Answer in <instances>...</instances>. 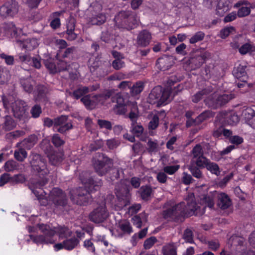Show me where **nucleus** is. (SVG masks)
<instances>
[{
    "instance_id": "4",
    "label": "nucleus",
    "mask_w": 255,
    "mask_h": 255,
    "mask_svg": "<svg viewBox=\"0 0 255 255\" xmlns=\"http://www.w3.org/2000/svg\"><path fill=\"white\" fill-rule=\"evenodd\" d=\"M38 228L43 234L42 235L29 236L30 239L37 245L54 244L56 241L54 238L56 234H58L61 238L71 235V231L65 227L52 228L49 225L41 224L38 225Z\"/></svg>"
},
{
    "instance_id": "53",
    "label": "nucleus",
    "mask_w": 255,
    "mask_h": 255,
    "mask_svg": "<svg viewBox=\"0 0 255 255\" xmlns=\"http://www.w3.org/2000/svg\"><path fill=\"white\" fill-rule=\"evenodd\" d=\"M131 131L132 133L138 136L142 133L143 128L140 125H136L135 123H132Z\"/></svg>"
},
{
    "instance_id": "40",
    "label": "nucleus",
    "mask_w": 255,
    "mask_h": 255,
    "mask_svg": "<svg viewBox=\"0 0 255 255\" xmlns=\"http://www.w3.org/2000/svg\"><path fill=\"white\" fill-rule=\"evenodd\" d=\"M253 48V44L252 42L243 43L238 50L241 55H245L252 52Z\"/></svg>"
},
{
    "instance_id": "37",
    "label": "nucleus",
    "mask_w": 255,
    "mask_h": 255,
    "mask_svg": "<svg viewBox=\"0 0 255 255\" xmlns=\"http://www.w3.org/2000/svg\"><path fill=\"white\" fill-rule=\"evenodd\" d=\"M79 241L76 238L64 240L65 249L71 251L76 248L79 244Z\"/></svg>"
},
{
    "instance_id": "64",
    "label": "nucleus",
    "mask_w": 255,
    "mask_h": 255,
    "mask_svg": "<svg viewBox=\"0 0 255 255\" xmlns=\"http://www.w3.org/2000/svg\"><path fill=\"white\" fill-rule=\"evenodd\" d=\"M52 142L57 147L60 146L64 143L63 140L61 139L58 134H54L52 137Z\"/></svg>"
},
{
    "instance_id": "57",
    "label": "nucleus",
    "mask_w": 255,
    "mask_h": 255,
    "mask_svg": "<svg viewBox=\"0 0 255 255\" xmlns=\"http://www.w3.org/2000/svg\"><path fill=\"white\" fill-rule=\"evenodd\" d=\"M25 180V177L22 174H17L11 177L10 183L12 184H17L23 183Z\"/></svg>"
},
{
    "instance_id": "3",
    "label": "nucleus",
    "mask_w": 255,
    "mask_h": 255,
    "mask_svg": "<svg viewBox=\"0 0 255 255\" xmlns=\"http://www.w3.org/2000/svg\"><path fill=\"white\" fill-rule=\"evenodd\" d=\"M86 178L80 176V179L83 185L84 189L79 188L72 190L71 192L70 198L72 201L76 204L82 205L88 203L89 201V193L93 192L95 190L99 189L102 185L101 180L94 181L89 177L87 173H85Z\"/></svg>"
},
{
    "instance_id": "9",
    "label": "nucleus",
    "mask_w": 255,
    "mask_h": 255,
    "mask_svg": "<svg viewBox=\"0 0 255 255\" xmlns=\"http://www.w3.org/2000/svg\"><path fill=\"white\" fill-rule=\"evenodd\" d=\"M113 94V91H109L104 95L93 96L88 95L83 97L81 101L87 109H92L98 104H105V101L109 99Z\"/></svg>"
},
{
    "instance_id": "14",
    "label": "nucleus",
    "mask_w": 255,
    "mask_h": 255,
    "mask_svg": "<svg viewBox=\"0 0 255 255\" xmlns=\"http://www.w3.org/2000/svg\"><path fill=\"white\" fill-rule=\"evenodd\" d=\"M54 126L55 129L61 133L65 132L72 127V124L67 122V117L65 116L55 119L54 121Z\"/></svg>"
},
{
    "instance_id": "32",
    "label": "nucleus",
    "mask_w": 255,
    "mask_h": 255,
    "mask_svg": "<svg viewBox=\"0 0 255 255\" xmlns=\"http://www.w3.org/2000/svg\"><path fill=\"white\" fill-rule=\"evenodd\" d=\"M2 126L5 130H10L15 127L16 123L10 116H5Z\"/></svg>"
},
{
    "instance_id": "43",
    "label": "nucleus",
    "mask_w": 255,
    "mask_h": 255,
    "mask_svg": "<svg viewBox=\"0 0 255 255\" xmlns=\"http://www.w3.org/2000/svg\"><path fill=\"white\" fill-rule=\"evenodd\" d=\"M14 156L17 160L23 161L27 157V152L23 148H19L15 150Z\"/></svg>"
},
{
    "instance_id": "56",
    "label": "nucleus",
    "mask_w": 255,
    "mask_h": 255,
    "mask_svg": "<svg viewBox=\"0 0 255 255\" xmlns=\"http://www.w3.org/2000/svg\"><path fill=\"white\" fill-rule=\"evenodd\" d=\"M138 112L137 106L135 105H133V109L130 112L129 114V118L132 122V123L135 124L138 117Z\"/></svg>"
},
{
    "instance_id": "36",
    "label": "nucleus",
    "mask_w": 255,
    "mask_h": 255,
    "mask_svg": "<svg viewBox=\"0 0 255 255\" xmlns=\"http://www.w3.org/2000/svg\"><path fill=\"white\" fill-rule=\"evenodd\" d=\"M10 77L9 71L5 67H0V84L7 83Z\"/></svg>"
},
{
    "instance_id": "46",
    "label": "nucleus",
    "mask_w": 255,
    "mask_h": 255,
    "mask_svg": "<svg viewBox=\"0 0 255 255\" xmlns=\"http://www.w3.org/2000/svg\"><path fill=\"white\" fill-rule=\"evenodd\" d=\"M206 168L209 171H210L212 173L215 174L217 175L220 174V171L219 170V167L218 165L214 162H211V161H209L207 164Z\"/></svg>"
},
{
    "instance_id": "6",
    "label": "nucleus",
    "mask_w": 255,
    "mask_h": 255,
    "mask_svg": "<svg viewBox=\"0 0 255 255\" xmlns=\"http://www.w3.org/2000/svg\"><path fill=\"white\" fill-rule=\"evenodd\" d=\"M1 99L5 111L9 112L10 110L15 118L24 120L27 117V105L24 101L20 100H14L11 96L3 95Z\"/></svg>"
},
{
    "instance_id": "5",
    "label": "nucleus",
    "mask_w": 255,
    "mask_h": 255,
    "mask_svg": "<svg viewBox=\"0 0 255 255\" xmlns=\"http://www.w3.org/2000/svg\"><path fill=\"white\" fill-rule=\"evenodd\" d=\"M176 82L177 78L172 76L168 79V85L165 89H163L160 86L154 87L149 95V102L151 104H156L157 106L167 104L170 101L171 86Z\"/></svg>"
},
{
    "instance_id": "1",
    "label": "nucleus",
    "mask_w": 255,
    "mask_h": 255,
    "mask_svg": "<svg viewBox=\"0 0 255 255\" xmlns=\"http://www.w3.org/2000/svg\"><path fill=\"white\" fill-rule=\"evenodd\" d=\"M218 198V206L222 209L228 208L231 204V201L229 196L224 193H218L217 191L211 192L209 195L202 194L200 197L199 204L203 206L201 207L197 205L194 201V195L189 193L186 200L187 205L184 202H181L177 205H174L172 201L168 202L165 205L166 209L163 211V216L166 219H173L176 217L181 216H191L204 213V208L208 207L212 208L214 205V198Z\"/></svg>"
},
{
    "instance_id": "51",
    "label": "nucleus",
    "mask_w": 255,
    "mask_h": 255,
    "mask_svg": "<svg viewBox=\"0 0 255 255\" xmlns=\"http://www.w3.org/2000/svg\"><path fill=\"white\" fill-rule=\"evenodd\" d=\"M243 43V39L241 36L235 38L232 42H231V46L233 49H239L240 47Z\"/></svg>"
},
{
    "instance_id": "50",
    "label": "nucleus",
    "mask_w": 255,
    "mask_h": 255,
    "mask_svg": "<svg viewBox=\"0 0 255 255\" xmlns=\"http://www.w3.org/2000/svg\"><path fill=\"white\" fill-rule=\"evenodd\" d=\"M205 34L203 32L199 31L195 33L190 39V43L194 44L203 39Z\"/></svg>"
},
{
    "instance_id": "18",
    "label": "nucleus",
    "mask_w": 255,
    "mask_h": 255,
    "mask_svg": "<svg viewBox=\"0 0 255 255\" xmlns=\"http://www.w3.org/2000/svg\"><path fill=\"white\" fill-rule=\"evenodd\" d=\"M235 7H239L238 15L240 17H245L251 12L250 4L246 0L240 1L236 3Z\"/></svg>"
},
{
    "instance_id": "42",
    "label": "nucleus",
    "mask_w": 255,
    "mask_h": 255,
    "mask_svg": "<svg viewBox=\"0 0 255 255\" xmlns=\"http://www.w3.org/2000/svg\"><path fill=\"white\" fill-rule=\"evenodd\" d=\"M4 30L7 34L14 36L17 33V29L13 22H8L4 24Z\"/></svg>"
},
{
    "instance_id": "63",
    "label": "nucleus",
    "mask_w": 255,
    "mask_h": 255,
    "mask_svg": "<svg viewBox=\"0 0 255 255\" xmlns=\"http://www.w3.org/2000/svg\"><path fill=\"white\" fill-rule=\"evenodd\" d=\"M120 144V142L116 139L107 140V144L110 149H114L117 147Z\"/></svg>"
},
{
    "instance_id": "60",
    "label": "nucleus",
    "mask_w": 255,
    "mask_h": 255,
    "mask_svg": "<svg viewBox=\"0 0 255 255\" xmlns=\"http://www.w3.org/2000/svg\"><path fill=\"white\" fill-rule=\"evenodd\" d=\"M157 240L155 237H151L146 239L144 243V247L145 249H150L153 245L156 242Z\"/></svg>"
},
{
    "instance_id": "17",
    "label": "nucleus",
    "mask_w": 255,
    "mask_h": 255,
    "mask_svg": "<svg viewBox=\"0 0 255 255\" xmlns=\"http://www.w3.org/2000/svg\"><path fill=\"white\" fill-rule=\"evenodd\" d=\"M129 12V10L122 11L116 15L114 20L116 25L118 27L126 28Z\"/></svg>"
},
{
    "instance_id": "61",
    "label": "nucleus",
    "mask_w": 255,
    "mask_h": 255,
    "mask_svg": "<svg viewBox=\"0 0 255 255\" xmlns=\"http://www.w3.org/2000/svg\"><path fill=\"white\" fill-rule=\"evenodd\" d=\"M19 59L21 62L29 65L31 64V58L29 54L20 53L19 54Z\"/></svg>"
},
{
    "instance_id": "13",
    "label": "nucleus",
    "mask_w": 255,
    "mask_h": 255,
    "mask_svg": "<svg viewBox=\"0 0 255 255\" xmlns=\"http://www.w3.org/2000/svg\"><path fill=\"white\" fill-rule=\"evenodd\" d=\"M110 232L116 237H122L125 234H130L133 231L130 223L126 220L118 223L117 228L114 230L110 229Z\"/></svg>"
},
{
    "instance_id": "24",
    "label": "nucleus",
    "mask_w": 255,
    "mask_h": 255,
    "mask_svg": "<svg viewBox=\"0 0 255 255\" xmlns=\"http://www.w3.org/2000/svg\"><path fill=\"white\" fill-rule=\"evenodd\" d=\"M225 122L229 125H236L239 121V118L234 112L223 113L222 115Z\"/></svg>"
},
{
    "instance_id": "44",
    "label": "nucleus",
    "mask_w": 255,
    "mask_h": 255,
    "mask_svg": "<svg viewBox=\"0 0 255 255\" xmlns=\"http://www.w3.org/2000/svg\"><path fill=\"white\" fill-rule=\"evenodd\" d=\"M211 91L210 89H204L196 93L192 96V101L194 103L198 102L204 96L209 94Z\"/></svg>"
},
{
    "instance_id": "34",
    "label": "nucleus",
    "mask_w": 255,
    "mask_h": 255,
    "mask_svg": "<svg viewBox=\"0 0 255 255\" xmlns=\"http://www.w3.org/2000/svg\"><path fill=\"white\" fill-rule=\"evenodd\" d=\"M106 19V17L104 14L95 13L91 18L90 22L93 25H100L104 23Z\"/></svg>"
},
{
    "instance_id": "48",
    "label": "nucleus",
    "mask_w": 255,
    "mask_h": 255,
    "mask_svg": "<svg viewBox=\"0 0 255 255\" xmlns=\"http://www.w3.org/2000/svg\"><path fill=\"white\" fill-rule=\"evenodd\" d=\"M195 161L196 164L197 166L201 168H205L206 167L209 160L205 157L204 156L198 157Z\"/></svg>"
},
{
    "instance_id": "45",
    "label": "nucleus",
    "mask_w": 255,
    "mask_h": 255,
    "mask_svg": "<svg viewBox=\"0 0 255 255\" xmlns=\"http://www.w3.org/2000/svg\"><path fill=\"white\" fill-rule=\"evenodd\" d=\"M144 85L142 82H138L133 85L131 89L130 92L133 95L139 94L143 89Z\"/></svg>"
},
{
    "instance_id": "10",
    "label": "nucleus",
    "mask_w": 255,
    "mask_h": 255,
    "mask_svg": "<svg viewBox=\"0 0 255 255\" xmlns=\"http://www.w3.org/2000/svg\"><path fill=\"white\" fill-rule=\"evenodd\" d=\"M244 238L238 236H233L228 240L227 246L229 248L236 247L239 252H242L241 255H255L254 252L248 250L247 246L244 245Z\"/></svg>"
},
{
    "instance_id": "47",
    "label": "nucleus",
    "mask_w": 255,
    "mask_h": 255,
    "mask_svg": "<svg viewBox=\"0 0 255 255\" xmlns=\"http://www.w3.org/2000/svg\"><path fill=\"white\" fill-rule=\"evenodd\" d=\"M235 32V29L233 26L226 27L222 29L220 33V37L222 38H226L230 34Z\"/></svg>"
},
{
    "instance_id": "21",
    "label": "nucleus",
    "mask_w": 255,
    "mask_h": 255,
    "mask_svg": "<svg viewBox=\"0 0 255 255\" xmlns=\"http://www.w3.org/2000/svg\"><path fill=\"white\" fill-rule=\"evenodd\" d=\"M231 7V0H220L216 8L217 13L220 16H223Z\"/></svg>"
},
{
    "instance_id": "41",
    "label": "nucleus",
    "mask_w": 255,
    "mask_h": 255,
    "mask_svg": "<svg viewBox=\"0 0 255 255\" xmlns=\"http://www.w3.org/2000/svg\"><path fill=\"white\" fill-rule=\"evenodd\" d=\"M33 81L31 78L21 79L20 83L24 90L27 92H31L32 90V84Z\"/></svg>"
},
{
    "instance_id": "49",
    "label": "nucleus",
    "mask_w": 255,
    "mask_h": 255,
    "mask_svg": "<svg viewBox=\"0 0 255 255\" xmlns=\"http://www.w3.org/2000/svg\"><path fill=\"white\" fill-rule=\"evenodd\" d=\"M192 175L197 178H201L203 177L202 173L200 170L194 166L193 165H190L188 168Z\"/></svg>"
},
{
    "instance_id": "33",
    "label": "nucleus",
    "mask_w": 255,
    "mask_h": 255,
    "mask_svg": "<svg viewBox=\"0 0 255 255\" xmlns=\"http://www.w3.org/2000/svg\"><path fill=\"white\" fill-rule=\"evenodd\" d=\"M133 225L138 228L141 227L142 225L147 221V215L142 213L138 216H135L132 218Z\"/></svg>"
},
{
    "instance_id": "31",
    "label": "nucleus",
    "mask_w": 255,
    "mask_h": 255,
    "mask_svg": "<svg viewBox=\"0 0 255 255\" xmlns=\"http://www.w3.org/2000/svg\"><path fill=\"white\" fill-rule=\"evenodd\" d=\"M176 249L175 244L170 243L163 247L162 252L163 255H176Z\"/></svg>"
},
{
    "instance_id": "59",
    "label": "nucleus",
    "mask_w": 255,
    "mask_h": 255,
    "mask_svg": "<svg viewBox=\"0 0 255 255\" xmlns=\"http://www.w3.org/2000/svg\"><path fill=\"white\" fill-rule=\"evenodd\" d=\"M98 124L101 128L111 129L112 126L110 122L104 120H99Z\"/></svg>"
},
{
    "instance_id": "22",
    "label": "nucleus",
    "mask_w": 255,
    "mask_h": 255,
    "mask_svg": "<svg viewBox=\"0 0 255 255\" xmlns=\"http://www.w3.org/2000/svg\"><path fill=\"white\" fill-rule=\"evenodd\" d=\"M244 65L239 64L233 71L234 76L240 81L245 82L247 79V73Z\"/></svg>"
},
{
    "instance_id": "54",
    "label": "nucleus",
    "mask_w": 255,
    "mask_h": 255,
    "mask_svg": "<svg viewBox=\"0 0 255 255\" xmlns=\"http://www.w3.org/2000/svg\"><path fill=\"white\" fill-rule=\"evenodd\" d=\"M192 154L193 158H195L198 157L203 156V150L200 144H197L192 149Z\"/></svg>"
},
{
    "instance_id": "16",
    "label": "nucleus",
    "mask_w": 255,
    "mask_h": 255,
    "mask_svg": "<svg viewBox=\"0 0 255 255\" xmlns=\"http://www.w3.org/2000/svg\"><path fill=\"white\" fill-rule=\"evenodd\" d=\"M112 164L111 160L108 158H105L104 161H98L94 163V167L96 172L100 175H103L109 171V168Z\"/></svg>"
},
{
    "instance_id": "30",
    "label": "nucleus",
    "mask_w": 255,
    "mask_h": 255,
    "mask_svg": "<svg viewBox=\"0 0 255 255\" xmlns=\"http://www.w3.org/2000/svg\"><path fill=\"white\" fill-rule=\"evenodd\" d=\"M209 56V53L205 52L191 59V63L195 65V68L200 67L206 61V58Z\"/></svg>"
},
{
    "instance_id": "55",
    "label": "nucleus",
    "mask_w": 255,
    "mask_h": 255,
    "mask_svg": "<svg viewBox=\"0 0 255 255\" xmlns=\"http://www.w3.org/2000/svg\"><path fill=\"white\" fill-rule=\"evenodd\" d=\"M179 167L180 166L179 165L166 166L164 167L163 171L167 174L172 175L176 172L179 169Z\"/></svg>"
},
{
    "instance_id": "8",
    "label": "nucleus",
    "mask_w": 255,
    "mask_h": 255,
    "mask_svg": "<svg viewBox=\"0 0 255 255\" xmlns=\"http://www.w3.org/2000/svg\"><path fill=\"white\" fill-rule=\"evenodd\" d=\"M234 98V96L233 94H221L219 92H216L209 96L205 100V102L209 107L217 108L226 104Z\"/></svg>"
},
{
    "instance_id": "58",
    "label": "nucleus",
    "mask_w": 255,
    "mask_h": 255,
    "mask_svg": "<svg viewBox=\"0 0 255 255\" xmlns=\"http://www.w3.org/2000/svg\"><path fill=\"white\" fill-rule=\"evenodd\" d=\"M147 145L149 152H156L158 149V145L157 140H152L150 139L148 141Z\"/></svg>"
},
{
    "instance_id": "28",
    "label": "nucleus",
    "mask_w": 255,
    "mask_h": 255,
    "mask_svg": "<svg viewBox=\"0 0 255 255\" xmlns=\"http://www.w3.org/2000/svg\"><path fill=\"white\" fill-rule=\"evenodd\" d=\"M97 88H98V86L96 87H79L78 89L74 91L73 93V96L78 99L80 98L82 96H83L84 94H85L86 93H88L91 91H93L95 90Z\"/></svg>"
},
{
    "instance_id": "20",
    "label": "nucleus",
    "mask_w": 255,
    "mask_h": 255,
    "mask_svg": "<svg viewBox=\"0 0 255 255\" xmlns=\"http://www.w3.org/2000/svg\"><path fill=\"white\" fill-rule=\"evenodd\" d=\"M151 39L150 33L146 30H143L138 34L137 42L139 45L145 47L149 44Z\"/></svg>"
},
{
    "instance_id": "12",
    "label": "nucleus",
    "mask_w": 255,
    "mask_h": 255,
    "mask_svg": "<svg viewBox=\"0 0 255 255\" xmlns=\"http://www.w3.org/2000/svg\"><path fill=\"white\" fill-rule=\"evenodd\" d=\"M19 10L18 3L15 1L5 3L0 7V15L3 17H13Z\"/></svg>"
},
{
    "instance_id": "39",
    "label": "nucleus",
    "mask_w": 255,
    "mask_h": 255,
    "mask_svg": "<svg viewBox=\"0 0 255 255\" xmlns=\"http://www.w3.org/2000/svg\"><path fill=\"white\" fill-rule=\"evenodd\" d=\"M165 116L164 112H161L153 116L149 124V128L152 129L156 128L159 124V119L161 116L164 117Z\"/></svg>"
},
{
    "instance_id": "15",
    "label": "nucleus",
    "mask_w": 255,
    "mask_h": 255,
    "mask_svg": "<svg viewBox=\"0 0 255 255\" xmlns=\"http://www.w3.org/2000/svg\"><path fill=\"white\" fill-rule=\"evenodd\" d=\"M16 43L22 49L26 51H31L39 45L38 40L35 38L26 39L23 40H18Z\"/></svg>"
},
{
    "instance_id": "25",
    "label": "nucleus",
    "mask_w": 255,
    "mask_h": 255,
    "mask_svg": "<svg viewBox=\"0 0 255 255\" xmlns=\"http://www.w3.org/2000/svg\"><path fill=\"white\" fill-rule=\"evenodd\" d=\"M157 63L158 67L163 71L169 69L173 64L172 59L170 57L159 58Z\"/></svg>"
},
{
    "instance_id": "19",
    "label": "nucleus",
    "mask_w": 255,
    "mask_h": 255,
    "mask_svg": "<svg viewBox=\"0 0 255 255\" xmlns=\"http://www.w3.org/2000/svg\"><path fill=\"white\" fill-rule=\"evenodd\" d=\"M45 66L52 73H55L60 70H65L69 69V66L67 65V63L62 61L59 64V67L57 69L56 65L51 61H46L45 62Z\"/></svg>"
},
{
    "instance_id": "27",
    "label": "nucleus",
    "mask_w": 255,
    "mask_h": 255,
    "mask_svg": "<svg viewBox=\"0 0 255 255\" xmlns=\"http://www.w3.org/2000/svg\"><path fill=\"white\" fill-rule=\"evenodd\" d=\"M113 56L116 58V59L113 62V67L116 70H119L125 66V63L122 60L123 58V56L120 53L113 51L112 52Z\"/></svg>"
},
{
    "instance_id": "35",
    "label": "nucleus",
    "mask_w": 255,
    "mask_h": 255,
    "mask_svg": "<svg viewBox=\"0 0 255 255\" xmlns=\"http://www.w3.org/2000/svg\"><path fill=\"white\" fill-rule=\"evenodd\" d=\"M139 21L138 17L133 13L129 12L126 28H133L138 25Z\"/></svg>"
},
{
    "instance_id": "29",
    "label": "nucleus",
    "mask_w": 255,
    "mask_h": 255,
    "mask_svg": "<svg viewBox=\"0 0 255 255\" xmlns=\"http://www.w3.org/2000/svg\"><path fill=\"white\" fill-rule=\"evenodd\" d=\"M243 113L245 118L248 120V124L255 128V111L251 108H247Z\"/></svg>"
},
{
    "instance_id": "38",
    "label": "nucleus",
    "mask_w": 255,
    "mask_h": 255,
    "mask_svg": "<svg viewBox=\"0 0 255 255\" xmlns=\"http://www.w3.org/2000/svg\"><path fill=\"white\" fill-rule=\"evenodd\" d=\"M19 164L16 161L11 160L6 161L4 165V169L7 172H11L19 170Z\"/></svg>"
},
{
    "instance_id": "7",
    "label": "nucleus",
    "mask_w": 255,
    "mask_h": 255,
    "mask_svg": "<svg viewBox=\"0 0 255 255\" xmlns=\"http://www.w3.org/2000/svg\"><path fill=\"white\" fill-rule=\"evenodd\" d=\"M128 181L127 180H124L120 185H118L116 187V194L118 200L120 202L119 204L115 205V209L120 210L127 206L129 202V189L127 184Z\"/></svg>"
},
{
    "instance_id": "26",
    "label": "nucleus",
    "mask_w": 255,
    "mask_h": 255,
    "mask_svg": "<svg viewBox=\"0 0 255 255\" xmlns=\"http://www.w3.org/2000/svg\"><path fill=\"white\" fill-rule=\"evenodd\" d=\"M47 156L51 165L57 166L62 162L63 154L62 152H54L48 154Z\"/></svg>"
},
{
    "instance_id": "62",
    "label": "nucleus",
    "mask_w": 255,
    "mask_h": 255,
    "mask_svg": "<svg viewBox=\"0 0 255 255\" xmlns=\"http://www.w3.org/2000/svg\"><path fill=\"white\" fill-rule=\"evenodd\" d=\"M193 233L190 229H186L184 233L183 238L186 242L192 243L193 242Z\"/></svg>"
},
{
    "instance_id": "23",
    "label": "nucleus",
    "mask_w": 255,
    "mask_h": 255,
    "mask_svg": "<svg viewBox=\"0 0 255 255\" xmlns=\"http://www.w3.org/2000/svg\"><path fill=\"white\" fill-rule=\"evenodd\" d=\"M210 113L205 112L200 114L196 119H189L186 122V126L190 127L199 125L200 123L210 117Z\"/></svg>"
},
{
    "instance_id": "11",
    "label": "nucleus",
    "mask_w": 255,
    "mask_h": 255,
    "mask_svg": "<svg viewBox=\"0 0 255 255\" xmlns=\"http://www.w3.org/2000/svg\"><path fill=\"white\" fill-rule=\"evenodd\" d=\"M109 213L108 212L105 204H103L95 209L89 216L90 221L95 223L103 222L109 217Z\"/></svg>"
},
{
    "instance_id": "2",
    "label": "nucleus",
    "mask_w": 255,
    "mask_h": 255,
    "mask_svg": "<svg viewBox=\"0 0 255 255\" xmlns=\"http://www.w3.org/2000/svg\"><path fill=\"white\" fill-rule=\"evenodd\" d=\"M29 158L32 170L39 177L42 176L41 181L30 182L29 186L30 190L37 197L41 205L47 206L48 204H51L53 207L55 208L54 211L57 212L58 208L62 207L66 204L67 199L65 194L60 189L54 188L50 192L48 202L45 197V192L42 189L43 186L47 182V179L45 176L49 172L47 167L46 161L36 153H32L30 155Z\"/></svg>"
},
{
    "instance_id": "52",
    "label": "nucleus",
    "mask_w": 255,
    "mask_h": 255,
    "mask_svg": "<svg viewBox=\"0 0 255 255\" xmlns=\"http://www.w3.org/2000/svg\"><path fill=\"white\" fill-rule=\"evenodd\" d=\"M152 189L149 186H144L141 188V196L144 200L147 199L151 195Z\"/></svg>"
}]
</instances>
